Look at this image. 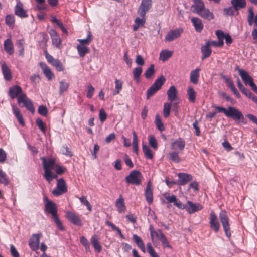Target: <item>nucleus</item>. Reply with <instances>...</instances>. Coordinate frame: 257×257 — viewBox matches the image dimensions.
Returning <instances> with one entry per match:
<instances>
[{
    "label": "nucleus",
    "instance_id": "nucleus-20",
    "mask_svg": "<svg viewBox=\"0 0 257 257\" xmlns=\"http://www.w3.org/2000/svg\"><path fill=\"white\" fill-rule=\"evenodd\" d=\"M40 66L43 70V73L49 80H51L54 78V75L52 73L50 68L44 62H40Z\"/></svg>",
    "mask_w": 257,
    "mask_h": 257
},
{
    "label": "nucleus",
    "instance_id": "nucleus-23",
    "mask_svg": "<svg viewBox=\"0 0 257 257\" xmlns=\"http://www.w3.org/2000/svg\"><path fill=\"white\" fill-rule=\"evenodd\" d=\"M201 18L206 19L208 21H211L214 18V15L208 9H204L198 14Z\"/></svg>",
    "mask_w": 257,
    "mask_h": 257
},
{
    "label": "nucleus",
    "instance_id": "nucleus-9",
    "mask_svg": "<svg viewBox=\"0 0 257 257\" xmlns=\"http://www.w3.org/2000/svg\"><path fill=\"white\" fill-rule=\"evenodd\" d=\"M228 112L226 117L232 118L235 122L237 123L240 118L242 112L234 107L228 106Z\"/></svg>",
    "mask_w": 257,
    "mask_h": 257
},
{
    "label": "nucleus",
    "instance_id": "nucleus-43",
    "mask_svg": "<svg viewBox=\"0 0 257 257\" xmlns=\"http://www.w3.org/2000/svg\"><path fill=\"white\" fill-rule=\"evenodd\" d=\"M187 95L190 102L194 103L196 100V93L193 88L189 87L187 90Z\"/></svg>",
    "mask_w": 257,
    "mask_h": 257
},
{
    "label": "nucleus",
    "instance_id": "nucleus-40",
    "mask_svg": "<svg viewBox=\"0 0 257 257\" xmlns=\"http://www.w3.org/2000/svg\"><path fill=\"white\" fill-rule=\"evenodd\" d=\"M133 135V147L134 151L136 153L138 154V136L137 135V133L135 131H133L132 132Z\"/></svg>",
    "mask_w": 257,
    "mask_h": 257
},
{
    "label": "nucleus",
    "instance_id": "nucleus-37",
    "mask_svg": "<svg viewBox=\"0 0 257 257\" xmlns=\"http://www.w3.org/2000/svg\"><path fill=\"white\" fill-rule=\"evenodd\" d=\"M165 81L166 79L163 75H161L155 80L152 85L158 90H160Z\"/></svg>",
    "mask_w": 257,
    "mask_h": 257
},
{
    "label": "nucleus",
    "instance_id": "nucleus-35",
    "mask_svg": "<svg viewBox=\"0 0 257 257\" xmlns=\"http://www.w3.org/2000/svg\"><path fill=\"white\" fill-rule=\"evenodd\" d=\"M78 54L81 57H84L85 55L89 52V48L83 45H78L77 46Z\"/></svg>",
    "mask_w": 257,
    "mask_h": 257
},
{
    "label": "nucleus",
    "instance_id": "nucleus-63",
    "mask_svg": "<svg viewBox=\"0 0 257 257\" xmlns=\"http://www.w3.org/2000/svg\"><path fill=\"white\" fill-rule=\"evenodd\" d=\"M61 151L63 154L67 156L71 157L73 155L72 153L71 152V151L70 150L69 148L66 145H63L62 146Z\"/></svg>",
    "mask_w": 257,
    "mask_h": 257
},
{
    "label": "nucleus",
    "instance_id": "nucleus-38",
    "mask_svg": "<svg viewBox=\"0 0 257 257\" xmlns=\"http://www.w3.org/2000/svg\"><path fill=\"white\" fill-rule=\"evenodd\" d=\"M172 55V52L167 50H163L160 53V60L165 61Z\"/></svg>",
    "mask_w": 257,
    "mask_h": 257
},
{
    "label": "nucleus",
    "instance_id": "nucleus-19",
    "mask_svg": "<svg viewBox=\"0 0 257 257\" xmlns=\"http://www.w3.org/2000/svg\"><path fill=\"white\" fill-rule=\"evenodd\" d=\"M193 2L191 7L193 12L198 14L205 9L204 4L201 0H193Z\"/></svg>",
    "mask_w": 257,
    "mask_h": 257
},
{
    "label": "nucleus",
    "instance_id": "nucleus-49",
    "mask_svg": "<svg viewBox=\"0 0 257 257\" xmlns=\"http://www.w3.org/2000/svg\"><path fill=\"white\" fill-rule=\"evenodd\" d=\"M115 91L113 93V95L118 94L122 88L123 82L121 80L115 79Z\"/></svg>",
    "mask_w": 257,
    "mask_h": 257
},
{
    "label": "nucleus",
    "instance_id": "nucleus-56",
    "mask_svg": "<svg viewBox=\"0 0 257 257\" xmlns=\"http://www.w3.org/2000/svg\"><path fill=\"white\" fill-rule=\"evenodd\" d=\"M79 200L82 204L85 205L87 207V209L89 211L92 210V206L90 204L89 202L87 200L85 196H83L80 197Z\"/></svg>",
    "mask_w": 257,
    "mask_h": 257
},
{
    "label": "nucleus",
    "instance_id": "nucleus-59",
    "mask_svg": "<svg viewBox=\"0 0 257 257\" xmlns=\"http://www.w3.org/2000/svg\"><path fill=\"white\" fill-rule=\"evenodd\" d=\"M52 65L54 66L56 70L58 71H63L64 70V67L63 66L62 63L59 60L57 59L54 61Z\"/></svg>",
    "mask_w": 257,
    "mask_h": 257
},
{
    "label": "nucleus",
    "instance_id": "nucleus-58",
    "mask_svg": "<svg viewBox=\"0 0 257 257\" xmlns=\"http://www.w3.org/2000/svg\"><path fill=\"white\" fill-rule=\"evenodd\" d=\"M23 40H19L17 41V44L19 49V55L23 56L24 54V46Z\"/></svg>",
    "mask_w": 257,
    "mask_h": 257
},
{
    "label": "nucleus",
    "instance_id": "nucleus-41",
    "mask_svg": "<svg viewBox=\"0 0 257 257\" xmlns=\"http://www.w3.org/2000/svg\"><path fill=\"white\" fill-rule=\"evenodd\" d=\"M142 150L145 156L149 159H152L153 158L152 152L150 148L146 144H143Z\"/></svg>",
    "mask_w": 257,
    "mask_h": 257
},
{
    "label": "nucleus",
    "instance_id": "nucleus-1",
    "mask_svg": "<svg viewBox=\"0 0 257 257\" xmlns=\"http://www.w3.org/2000/svg\"><path fill=\"white\" fill-rule=\"evenodd\" d=\"M44 201L45 202L44 211L52 215V217L59 229L61 231L64 230V227L57 215L58 209L56 204L52 200H49L46 196L44 197Z\"/></svg>",
    "mask_w": 257,
    "mask_h": 257
},
{
    "label": "nucleus",
    "instance_id": "nucleus-52",
    "mask_svg": "<svg viewBox=\"0 0 257 257\" xmlns=\"http://www.w3.org/2000/svg\"><path fill=\"white\" fill-rule=\"evenodd\" d=\"M57 174L53 173L52 171L44 173V177L46 180L50 183L53 179H56L57 178Z\"/></svg>",
    "mask_w": 257,
    "mask_h": 257
},
{
    "label": "nucleus",
    "instance_id": "nucleus-18",
    "mask_svg": "<svg viewBox=\"0 0 257 257\" xmlns=\"http://www.w3.org/2000/svg\"><path fill=\"white\" fill-rule=\"evenodd\" d=\"M178 176V184L180 185H185L188 182L192 180L191 175L186 173H179Z\"/></svg>",
    "mask_w": 257,
    "mask_h": 257
},
{
    "label": "nucleus",
    "instance_id": "nucleus-34",
    "mask_svg": "<svg viewBox=\"0 0 257 257\" xmlns=\"http://www.w3.org/2000/svg\"><path fill=\"white\" fill-rule=\"evenodd\" d=\"M115 205L117 208L118 211L119 213L124 212L126 210V207L124 202V199L121 196L120 198L116 200Z\"/></svg>",
    "mask_w": 257,
    "mask_h": 257
},
{
    "label": "nucleus",
    "instance_id": "nucleus-7",
    "mask_svg": "<svg viewBox=\"0 0 257 257\" xmlns=\"http://www.w3.org/2000/svg\"><path fill=\"white\" fill-rule=\"evenodd\" d=\"M209 219L210 228L213 230L215 233L218 232L220 227V224L217 216L214 212L211 211Z\"/></svg>",
    "mask_w": 257,
    "mask_h": 257
},
{
    "label": "nucleus",
    "instance_id": "nucleus-14",
    "mask_svg": "<svg viewBox=\"0 0 257 257\" xmlns=\"http://www.w3.org/2000/svg\"><path fill=\"white\" fill-rule=\"evenodd\" d=\"M15 14L21 18H24L28 17L27 11L23 8V4L20 2L17 3L15 7Z\"/></svg>",
    "mask_w": 257,
    "mask_h": 257
},
{
    "label": "nucleus",
    "instance_id": "nucleus-28",
    "mask_svg": "<svg viewBox=\"0 0 257 257\" xmlns=\"http://www.w3.org/2000/svg\"><path fill=\"white\" fill-rule=\"evenodd\" d=\"M231 4L237 12H238L239 9L244 8L246 6L245 0H231ZM238 14V12H237V15Z\"/></svg>",
    "mask_w": 257,
    "mask_h": 257
},
{
    "label": "nucleus",
    "instance_id": "nucleus-30",
    "mask_svg": "<svg viewBox=\"0 0 257 257\" xmlns=\"http://www.w3.org/2000/svg\"><path fill=\"white\" fill-rule=\"evenodd\" d=\"M201 50L203 54L202 57V60L209 57L211 54V49L210 48L209 44H207V43H206L205 45L201 47Z\"/></svg>",
    "mask_w": 257,
    "mask_h": 257
},
{
    "label": "nucleus",
    "instance_id": "nucleus-27",
    "mask_svg": "<svg viewBox=\"0 0 257 257\" xmlns=\"http://www.w3.org/2000/svg\"><path fill=\"white\" fill-rule=\"evenodd\" d=\"M185 146V142L184 139L179 138L171 143L172 149L178 148L180 151L184 150Z\"/></svg>",
    "mask_w": 257,
    "mask_h": 257
},
{
    "label": "nucleus",
    "instance_id": "nucleus-50",
    "mask_svg": "<svg viewBox=\"0 0 257 257\" xmlns=\"http://www.w3.org/2000/svg\"><path fill=\"white\" fill-rule=\"evenodd\" d=\"M6 24L12 28H13L15 23L14 16L12 14L7 15L5 18Z\"/></svg>",
    "mask_w": 257,
    "mask_h": 257
},
{
    "label": "nucleus",
    "instance_id": "nucleus-32",
    "mask_svg": "<svg viewBox=\"0 0 257 257\" xmlns=\"http://www.w3.org/2000/svg\"><path fill=\"white\" fill-rule=\"evenodd\" d=\"M199 71L200 69L196 68L192 70L190 73V81L194 84H196L198 83Z\"/></svg>",
    "mask_w": 257,
    "mask_h": 257
},
{
    "label": "nucleus",
    "instance_id": "nucleus-8",
    "mask_svg": "<svg viewBox=\"0 0 257 257\" xmlns=\"http://www.w3.org/2000/svg\"><path fill=\"white\" fill-rule=\"evenodd\" d=\"M42 233L34 234L30 238L29 244L33 251L37 250L39 248L40 238L42 237Z\"/></svg>",
    "mask_w": 257,
    "mask_h": 257
},
{
    "label": "nucleus",
    "instance_id": "nucleus-44",
    "mask_svg": "<svg viewBox=\"0 0 257 257\" xmlns=\"http://www.w3.org/2000/svg\"><path fill=\"white\" fill-rule=\"evenodd\" d=\"M0 183L8 185L10 183V180L7 174L0 169Z\"/></svg>",
    "mask_w": 257,
    "mask_h": 257
},
{
    "label": "nucleus",
    "instance_id": "nucleus-61",
    "mask_svg": "<svg viewBox=\"0 0 257 257\" xmlns=\"http://www.w3.org/2000/svg\"><path fill=\"white\" fill-rule=\"evenodd\" d=\"M159 90L156 88H155L152 85L147 90V98L148 99L154 94H155Z\"/></svg>",
    "mask_w": 257,
    "mask_h": 257
},
{
    "label": "nucleus",
    "instance_id": "nucleus-60",
    "mask_svg": "<svg viewBox=\"0 0 257 257\" xmlns=\"http://www.w3.org/2000/svg\"><path fill=\"white\" fill-rule=\"evenodd\" d=\"M147 251L151 257H159L157 253L153 249L151 243H148L147 244Z\"/></svg>",
    "mask_w": 257,
    "mask_h": 257
},
{
    "label": "nucleus",
    "instance_id": "nucleus-46",
    "mask_svg": "<svg viewBox=\"0 0 257 257\" xmlns=\"http://www.w3.org/2000/svg\"><path fill=\"white\" fill-rule=\"evenodd\" d=\"M155 124L156 127L160 131H163L165 130V126L162 123L160 116L159 114H156L155 116Z\"/></svg>",
    "mask_w": 257,
    "mask_h": 257
},
{
    "label": "nucleus",
    "instance_id": "nucleus-11",
    "mask_svg": "<svg viewBox=\"0 0 257 257\" xmlns=\"http://www.w3.org/2000/svg\"><path fill=\"white\" fill-rule=\"evenodd\" d=\"M235 70L238 71L239 75L246 85H249L250 86L251 83H254L251 77L245 70L240 69L238 66L236 67Z\"/></svg>",
    "mask_w": 257,
    "mask_h": 257
},
{
    "label": "nucleus",
    "instance_id": "nucleus-16",
    "mask_svg": "<svg viewBox=\"0 0 257 257\" xmlns=\"http://www.w3.org/2000/svg\"><path fill=\"white\" fill-rule=\"evenodd\" d=\"M9 93L10 97L12 99H14L16 97L18 98L22 93V89L19 85H14L10 88L9 90Z\"/></svg>",
    "mask_w": 257,
    "mask_h": 257
},
{
    "label": "nucleus",
    "instance_id": "nucleus-25",
    "mask_svg": "<svg viewBox=\"0 0 257 257\" xmlns=\"http://www.w3.org/2000/svg\"><path fill=\"white\" fill-rule=\"evenodd\" d=\"M4 47L5 51L9 55L14 53V45L11 39H7L4 41Z\"/></svg>",
    "mask_w": 257,
    "mask_h": 257
},
{
    "label": "nucleus",
    "instance_id": "nucleus-24",
    "mask_svg": "<svg viewBox=\"0 0 257 257\" xmlns=\"http://www.w3.org/2000/svg\"><path fill=\"white\" fill-rule=\"evenodd\" d=\"M178 91L174 86H171L167 92L168 99L171 102L174 101L177 98Z\"/></svg>",
    "mask_w": 257,
    "mask_h": 257
},
{
    "label": "nucleus",
    "instance_id": "nucleus-5",
    "mask_svg": "<svg viewBox=\"0 0 257 257\" xmlns=\"http://www.w3.org/2000/svg\"><path fill=\"white\" fill-rule=\"evenodd\" d=\"M67 192V186L63 178L57 180L56 187L53 190L52 193L55 196H59Z\"/></svg>",
    "mask_w": 257,
    "mask_h": 257
},
{
    "label": "nucleus",
    "instance_id": "nucleus-3",
    "mask_svg": "<svg viewBox=\"0 0 257 257\" xmlns=\"http://www.w3.org/2000/svg\"><path fill=\"white\" fill-rule=\"evenodd\" d=\"M142 178L143 175L139 171L133 170L125 177V181L128 184L139 185L142 182Z\"/></svg>",
    "mask_w": 257,
    "mask_h": 257
},
{
    "label": "nucleus",
    "instance_id": "nucleus-10",
    "mask_svg": "<svg viewBox=\"0 0 257 257\" xmlns=\"http://www.w3.org/2000/svg\"><path fill=\"white\" fill-rule=\"evenodd\" d=\"M152 6V0H142L138 9V14L141 17H145L146 13Z\"/></svg>",
    "mask_w": 257,
    "mask_h": 257
},
{
    "label": "nucleus",
    "instance_id": "nucleus-13",
    "mask_svg": "<svg viewBox=\"0 0 257 257\" xmlns=\"http://www.w3.org/2000/svg\"><path fill=\"white\" fill-rule=\"evenodd\" d=\"M187 205L186 210L189 214L194 213L203 208L202 206L200 203H193L189 200L187 201Z\"/></svg>",
    "mask_w": 257,
    "mask_h": 257
},
{
    "label": "nucleus",
    "instance_id": "nucleus-39",
    "mask_svg": "<svg viewBox=\"0 0 257 257\" xmlns=\"http://www.w3.org/2000/svg\"><path fill=\"white\" fill-rule=\"evenodd\" d=\"M59 84V94L61 95L68 90L69 84L64 80L60 81Z\"/></svg>",
    "mask_w": 257,
    "mask_h": 257
},
{
    "label": "nucleus",
    "instance_id": "nucleus-6",
    "mask_svg": "<svg viewBox=\"0 0 257 257\" xmlns=\"http://www.w3.org/2000/svg\"><path fill=\"white\" fill-rule=\"evenodd\" d=\"M41 160H42L44 173L51 171L52 170L55 169L57 164L55 158L53 157L49 158L48 160H46L44 157H42Z\"/></svg>",
    "mask_w": 257,
    "mask_h": 257
},
{
    "label": "nucleus",
    "instance_id": "nucleus-62",
    "mask_svg": "<svg viewBox=\"0 0 257 257\" xmlns=\"http://www.w3.org/2000/svg\"><path fill=\"white\" fill-rule=\"evenodd\" d=\"M48 111L47 107L44 105H42L39 106L38 107V112L39 114L42 116H46L48 114Z\"/></svg>",
    "mask_w": 257,
    "mask_h": 257
},
{
    "label": "nucleus",
    "instance_id": "nucleus-26",
    "mask_svg": "<svg viewBox=\"0 0 257 257\" xmlns=\"http://www.w3.org/2000/svg\"><path fill=\"white\" fill-rule=\"evenodd\" d=\"M192 23L195 30L198 32H200L203 29V24L202 21L198 18L193 17L191 19Z\"/></svg>",
    "mask_w": 257,
    "mask_h": 257
},
{
    "label": "nucleus",
    "instance_id": "nucleus-17",
    "mask_svg": "<svg viewBox=\"0 0 257 257\" xmlns=\"http://www.w3.org/2000/svg\"><path fill=\"white\" fill-rule=\"evenodd\" d=\"M66 217L68 220L74 225L81 226L82 225V221L79 216L72 212H68Z\"/></svg>",
    "mask_w": 257,
    "mask_h": 257
},
{
    "label": "nucleus",
    "instance_id": "nucleus-57",
    "mask_svg": "<svg viewBox=\"0 0 257 257\" xmlns=\"http://www.w3.org/2000/svg\"><path fill=\"white\" fill-rule=\"evenodd\" d=\"M149 144L154 149L158 148V143L154 136H150L149 137Z\"/></svg>",
    "mask_w": 257,
    "mask_h": 257
},
{
    "label": "nucleus",
    "instance_id": "nucleus-53",
    "mask_svg": "<svg viewBox=\"0 0 257 257\" xmlns=\"http://www.w3.org/2000/svg\"><path fill=\"white\" fill-rule=\"evenodd\" d=\"M169 159L175 163H179L180 161L178 153L176 152H171L169 153Z\"/></svg>",
    "mask_w": 257,
    "mask_h": 257
},
{
    "label": "nucleus",
    "instance_id": "nucleus-4",
    "mask_svg": "<svg viewBox=\"0 0 257 257\" xmlns=\"http://www.w3.org/2000/svg\"><path fill=\"white\" fill-rule=\"evenodd\" d=\"M18 103L20 105L23 103L22 107H25L31 113H35V108L33 104L25 94H21L18 98Z\"/></svg>",
    "mask_w": 257,
    "mask_h": 257
},
{
    "label": "nucleus",
    "instance_id": "nucleus-22",
    "mask_svg": "<svg viewBox=\"0 0 257 257\" xmlns=\"http://www.w3.org/2000/svg\"><path fill=\"white\" fill-rule=\"evenodd\" d=\"M2 71L4 79L6 81H10L11 80L12 76L11 70L5 62H3L2 64Z\"/></svg>",
    "mask_w": 257,
    "mask_h": 257
},
{
    "label": "nucleus",
    "instance_id": "nucleus-33",
    "mask_svg": "<svg viewBox=\"0 0 257 257\" xmlns=\"http://www.w3.org/2000/svg\"><path fill=\"white\" fill-rule=\"evenodd\" d=\"M91 243L97 253H99L102 250V247L98 241L97 236L94 235L91 238Z\"/></svg>",
    "mask_w": 257,
    "mask_h": 257
},
{
    "label": "nucleus",
    "instance_id": "nucleus-36",
    "mask_svg": "<svg viewBox=\"0 0 257 257\" xmlns=\"http://www.w3.org/2000/svg\"><path fill=\"white\" fill-rule=\"evenodd\" d=\"M143 72V69L141 67H137L133 70V74L134 80L139 82L140 80V76Z\"/></svg>",
    "mask_w": 257,
    "mask_h": 257
},
{
    "label": "nucleus",
    "instance_id": "nucleus-48",
    "mask_svg": "<svg viewBox=\"0 0 257 257\" xmlns=\"http://www.w3.org/2000/svg\"><path fill=\"white\" fill-rule=\"evenodd\" d=\"M93 36L91 32L88 31L87 38L84 39H78V41H79L81 45H88L92 40Z\"/></svg>",
    "mask_w": 257,
    "mask_h": 257
},
{
    "label": "nucleus",
    "instance_id": "nucleus-54",
    "mask_svg": "<svg viewBox=\"0 0 257 257\" xmlns=\"http://www.w3.org/2000/svg\"><path fill=\"white\" fill-rule=\"evenodd\" d=\"M221 77L224 79L225 82L227 84L228 87L230 89L232 87H233L234 85L233 81L232 79L228 76L224 75L222 74H220Z\"/></svg>",
    "mask_w": 257,
    "mask_h": 257
},
{
    "label": "nucleus",
    "instance_id": "nucleus-12",
    "mask_svg": "<svg viewBox=\"0 0 257 257\" xmlns=\"http://www.w3.org/2000/svg\"><path fill=\"white\" fill-rule=\"evenodd\" d=\"M183 30L180 29H175L169 31L165 38V40L168 42H171L180 37Z\"/></svg>",
    "mask_w": 257,
    "mask_h": 257
},
{
    "label": "nucleus",
    "instance_id": "nucleus-15",
    "mask_svg": "<svg viewBox=\"0 0 257 257\" xmlns=\"http://www.w3.org/2000/svg\"><path fill=\"white\" fill-rule=\"evenodd\" d=\"M145 195L147 202L150 204L153 201V189L152 188V183L151 181H149L146 189L145 190Z\"/></svg>",
    "mask_w": 257,
    "mask_h": 257
},
{
    "label": "nucleus",
    "instance_id": "nucleus-47",
    "mask_svg": "<svg viewBox=\"0 0 257 257\" xmlns=\"http://www.w3.org/2000/svg\"><path fill=\"white\" fill-rule=\"evenodd\" d=\"M172 107V102L170 103H165L164 104L163 108V115L165 118L168 117L170 113V109Z\"/></svg>",
    "mask_w": 257,
    "mask_h": 257
},
{
    "label": "nucleus",
    "instance_id": "nucleus-31",
    "mask_svg": "<svg viewBox=\"0 0 257 257\" xmlns=\"http://www.w3.org/2000/svg\"><path fill=\"white\" fill-rule=\"evenodd\" d=\"M13 112L14 115L17 118L19 123L23 126L25 124L22 115L19 109L16 106H13Z\"/></svg>",
    "mask_w": 257,
    "mask_h": 257
},
{
    "label": "nucleus",
    "instance_id": "nucleus-2",
    "mask_svg": "<svg viewBox=\"0 0 257 257\" xmlns=\"http://www.w3.org/2000/svg\"><path fill=\"white\" fill-rule=\"evenodd\" d=\"M219 217L226 236L230 240L231 233L229 223V219L227 212L225 210H221L219 213Z\"/></svg>",
    "mask_w": 257,
    "mask_h": 257
},
{
    "label": "nucleus",
    "instance_id": "nucleus-21",
    "mask_svg": "<svg viewBox=\"0 0 257 257\" xmlns=\"http://www.w3.org/2000/svg\"><path fill=\"white\" fill-rule=\"evenodd\" d=\"M49 34L52 39L53 44L55 45L57 48H59L61 44V40L57 32L54 29H51L49 31Z\"/></svg>",
    "mask_w": 257,
    "mask_h": 257
},
{
    "label": "nucleus",
    "instance_id": "nucleus-55",
    "mask_svg": "<svg viewBox=\"0 0 257 257\" xmlns=\"http://www.w3.org/2000/svg\"><path fill=\"white\" fill-rule=\"evenodd\" d=\"M36 125L38 128L43 133L46 132V125L40 118H37L36 120Z\"/></svg>",
    "mask_w": 257,
    "mask_h": 257
},
{
    "label": "nucleus",
    "instance_id": "nucleus-64",
    "mask_svg": "<svg viewBox=\"0 0 257 257\" xmlns=\"http://www.w3.org/2000/svg\"><path fill=\"white\" fill-rule=\"evenodd\" d=\"M66 170V168L63 166L57 164L55 167V171L57 174L60 175L64 173Z\"/></svg>",
    "mask_w": 257,
    "mask_h": 257
},
{
    "label": "nucleus",
    "instance_id": "nucleus-42",
    "mask_svg": "<svg viewBox=\"0 0 257 257\" xmlns=\"http://www.w3.org/2000/svg\"><path fill=\"white\" fill-rule=\"evenodd\" d=\"M155 73V66L154 64H151L145 72L144 75L146 78L150 79L154 75Z\"/></svg>",
    "mask_w": 257,
    "mask_h": 257
},
{
    "label": "nucleus",
    "instance_id": "nucleus-29",
    "mask_svg": "<svg viewBox=\"0 0 257 257\" xmlns=\"http://www.w3.org/2000/svg\"><path fill=\"white\" fill-rule=\"evenodd\" d=\"M247 21L249 26H252L253 22H254L255 26L257 27V14L254 19V12L252 7H250L248 9Z\"/></svg>",
    "mask_w": 257,
    "mask_h": 257
},
{
    "label": "nucleus",
    "instance_id": "nucleus-51",
    "mask_svg": "<svg viewBox=\"0 0 257 257\" xmlns=\"http://www.w3.org/2000/svg\"><path fill=\"white\" fill-rule=\"evenodd\" d=\"M235 11H236L235 9L233 6H229L223 9V14L226 17L233 16L234 15Z\"/></svg>",
    "mask_w": 257,
    "mask_h": 257
},
{
    "label": "nucleus",
    "instance_id": "nucleus-45",
    "mask_svg": "<svg viewBox=\"0 0 257 257\" xmlns=\"http://www.w3.org/2000/svg\"><path fill=\"white\" fill-rule=\"evenodd\" d=\"M158 239L161 241L163 247L171 248V246L170 245L169 241L163 233H161L160 234V237Z\"/></svg>",
    "mask_w": 257,
    "mask_h": 257
}]
</instances>
